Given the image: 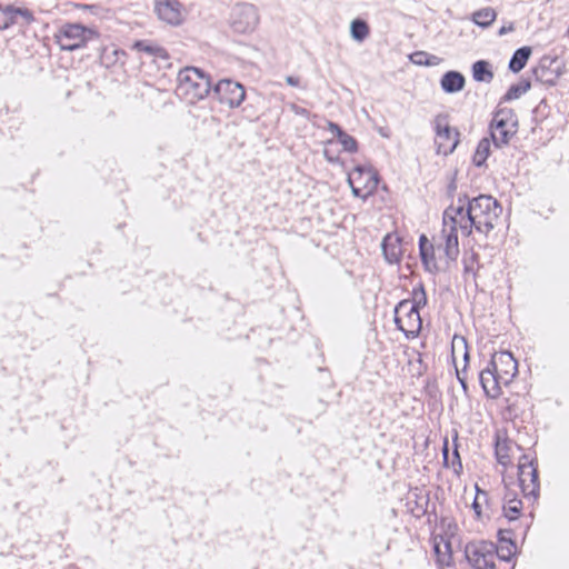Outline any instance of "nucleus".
Listing matches in <instances>:
<instances>
[{
    "label": "nucleus",
    "mask_w": 569,
    "mask_h": 569,
    "mask_svg": "<svg viewBox=\"0 0 569 569\" xmlns=\"http://www.w3.org/2000/svg\"><path fill=\"white\" fill-rule=\"evenodd\" d=\"M323 156L326 157L327 161L333 164H343V161L341 160L339 154H335L330 149L326 148L323 150Z\"/></svg>",
    "instance_id": "c03bdc74"
},
{
    "label": "nucleus",
    "mask_w": 569,
    "mask_h": 569,
    "mask_svg": "<svg viewBox=\"0 0 569 569\" xmlns=\"http://www.w3.org/2000/svg\"><path fill=\"white\" fill-rule=\"evenodd\" d=\"M480 142H482V143L489 142V139H488V138H482V139L480 140Z\"/></svg>",
    "instance_id": "0e129e2a"
},
{
    "label": "nucleus",
    "mask_w": 569,
    "mask_h": 569,
    "mask_svg": "<svg viewBox=\"0 0 569 569\" xmlns=\"http://www.w3.org/2000/svg\"><path fill=\"white\" fill-rule=\"evenodd\" d=\"M465 557L473 569H480L479 566L482 562V553L479 552V549L473 541H470L466 545Z\"/></svg>",
    "instance_id": "c85d7f7f"
},
{
    "label": "nucleus",
    "mask_w": 569,
    "mask_h": 569,
    "mask_svg": "<svg viewBox=\"0 0 569 569\" xmlns=\"http://www.w3.org/2000/svg\"><path fill=\"white\" fill-rule=\"evenodd\" d=\"M567 34H568V37H569V26H568Z\"/></svg>",
    "instance_id": "774afa93"
},
{
    "label": "nucleus",
    "mask_w": 569,
    "mask_h": 569,
    "mask_svg": "<svg viewBox=\"0 0 569 569\" xmlns=\"http://www.w3.org/2000/svg\"><path fill=\"white\" fill-rule=\"evenodd\" d=\"M473 542L479 549V552L482 553V559L495 558L496 552H498V546L492 541L479 540Z\"/></svg>",
    "instance_id": "473e14b6"
},
{
    "label": "nucleus",
    "mask_w": 569,
    "mask_h": 569,
    "mask_svg": "<svg viewBox=\"0 0 569 569\" xmlns=\"http://www.w3.org/2000/svg\"><path fill=\"white\" fill-rule=\"evenodd\" d=\"M393 321H395V325L398 330H400L401 332H402V330H406L407 326L405 323V320H403L401 313H398V315L393 313Z\"/></svg>",
    "instance_id": "8fccbe9b"
},
{
    "label": "nucleus",
    "mask_w": 569,
    "mask_h": 569,
    "mask_svg": "<svg viewBox=\"0 0 569 569\" xmlns=\"http://www.w3.org/2000/svg\"><path fill=\"white\" fill-rule=\"evenodd\" d=\"M476 497L478 498L479 501H481V499H482L483 503L487 506V508H491L492 501L489 498L488 491L479 488L478 485H476Z\"/></svg>",
    "instance_id": "a19ab883"
},
{
    "label": "nucleus",
    "mask_w": 569,
    "mask_h": 569,
    "mask_svg": "<svg viewBox=\"0 0 569 569\" xmlns=\"http://www.w3.org/2000/svg\"><path fill=\"white\" fill-rule=\"evenodd\" d=\"M530 88L529 82H521L519 84L511 86L507 93L505 94L506 100H515L520 98L523 93H526Z\"/></svg>",
    "instance_id": "f704fd0d"
},
{
    "label": "nucleus",
    "mask_w": 569,
    "mask_h": 569,
    "mask_svg": "<svg viewBox=\"0 0 569 569\" xmlns=\"http://www.w3.org/2000/svg\"><path fill=\"white\" fill-rule=\"evenodd\" d=\"M469 197L467 193L459 194L457 199V204H450V213L459 219V227L461 223L467 222V211H468Z\"/></svg>",
    "instance_id": "5701e85b"
},
{
    "label": "nucleus",
    "mask_w": 569,
    "mask_h": 569,
    "mask_svg": "<svg viewBox=\"0 0 569 569\" xmlns=\"http://www.w3.org/2000/svg\"><path fill=\"white\" fill-rule=\"evenodd\" d=\"M179 90L190 100L207 97L211 89L210 78L196 67H186L178 73Z\"/></svg>",
    "instance_id": "f03ea898"
},
{
    "label": "nucleus",
    "mask_w": 569,
    "mask_h": 569,
    "mask_svg": "<svg viewBox=\"0 0 569 569\" xmlns=\"http://www.w3.org/2000/svg\"><path fill=\"white\" fill-rule=\"evenodd\" d=\"M468 271H469V267L465 266V272H468Z\"/></svg>",
    "instance_id": "338daca9"
},
{
    "label": "nucleus",
    "mask_w": 569,
    "mask_h": 569,
    "mask_svg": "<svg viewBox=\"0 0 569 569\" xmlns=\"http://www.w3.org/2000/svg\"><path fill=\"white\" fill-rule=\"evenodd\" d=\"M381 250L388 263H398L401 258L400 238L391 233L386 234L381 242Z\"/></svg>",
    "instance_id": "ddd939ff"
},
{
    "label": "nucleus",
    "mask_w": 569,
    "mask_h": 569,
    "mask_svg": "<svg viewBox=\"0 0 569 569\" xmlns=\"http://www.w3.org/2000/svg\"><path fill=\"white\" fill-rule=\"evenodd\" d=\"M506 495H508V498H512L513 496H516V497H517V495H516V493H512V492H510V491H507V492H506Z\"/></svg>",
    "instance_id": "e2e57ef3"
},
{
    "label": "nucleus",
    "mask_w": 569,
    "mask_h": 569,
    "mask_svg": "<svg viewBox=\"0 0 569 569\" xmlns=\"http://www.w3.org/2000/svg\"><path fill=\"white\" fill-rule=\"evenodd\" d=\"M341 146H342L341 151L347 152L349 154L356 153L359 150V144H341Z\"/></svg>",
    "instance_id": "6e6d98bb"
},
{
    "label": "nucleus",
    "mask_w": 569,
    "mask_h": 569,
    "mask_svg": "<svg viewBox=\"0 0 569 569\" xmlns=\"http://www.w3.org/2000/svg\"><path fill=\"white\" fill-rule=\"evenodd\" d=\"M78 7H79V8H81V9H88V8H90V6H88V4H78Z\"/></svg>",
    "instance_id": "680f3d73"
},
{
    "label": "nucleus",
    "mask_w": 569,
    "mask_h": 569,
    "mask_svg": "<svg viewBox=\"0 0 569 569\" xmlns=\"http://www.w3.org/2000/svg\"><path fill=\"white\" fill-rule=\"evenodd\" d=\"M456 377H457V380L459 381L462 390H463V393L469 397V387H468V383H467V377L466 376H460V371L459 369L456 367Z\"/></svg>",
    "instance_id": "49530a36"
},
{
    "label": "nucleus",
    "mask_w": 569,
    "mask_h": 569,
    "mask_svg": "<svg viewBox=\"0 0 569 569\" xmlns=\"http://www.w3.org/2000/svg\"><path fill=\"white\" fill-rule=\"evenodd\" d=\"M154 11L168 24L179 26L183 21V6L178 0H154Z\"/></svg>",
    "instance_id": "9d476101"
},
{
    "label": "nucleus",
    "mask_w": 569,
    "mask_h": 569,
    "mask_svg": "<svg viewBox=\"0 0 569 569\" xmlns=\"http://www.w3.org/2000/svg\"><path fill=\"white\" fill-rule=\"evenodd\" d=\"M471 508L475 512L476 519L480 520L482 517V507H481V501H479L477 497H475Z\"/></svg>",
    "instance_id": "de8ad7c7"
},
{
    "label": "nucleus",
    "mask_w": 569,
    "mask_h": 569,
    "mask_svg": "<svg viewBox=\"0 0 569 569\" xmlns=\"http://www.w3.org/2000/svg\"><path fill=\"white\" fill-rule=\"evenodd\" d=\"M4 20L1 24V28L3 30L9 29L11 26L16 24L18 22L17 13H3Z\"/></svg>",
    "instance_id": "a18cd8bd"
},
{
    "label": "nucleus",
    "mask_w": 569,
    "mask_h": 569,
    "mask_svg": "<svg viewBox=\"0 0 569 569\" xmlns=\"http://www.w3.org/2000/svg\"><path fill=\"white\" fill-rule=\"evenodd\" d=\"M457 346H460L463 349V368L460 371V376H466V371L470 361V355L468 351L467 339L462 336L455 335L451 343V353L455 359V349Z\"/></svg>",
    "instance_id": "393cba45"
},
{
    "label": "nucleus",
    "mask_w": 569,
    "mask_h": 569,
    "mask_svg": "<svg viewBox=\"0 0 569 569\" xmlns=\"http://www.w3.org/2000/svg\"><path fill=\"white\" fill-rule=\"evenodd\" d=\"M497 363L499 373L497 379L500 385H509L518 373V361L510 351L497 352Z\"/></svg>",
    "instance_id": "f8f14e48"
},
{
    "label": "nucleus",
    "mask_w": 569,
    "mask_h": 569,
    "mask_svg": "<svg viewBox=\"0 0 569 569\" xmlns=\"http://www.w3.org/2000/svg\"><path fill=\"white\" fill-rule=\"evenodd\" d=\"M515 30V24L513 22H510L508 26H502L499 30H498V34L499 36H505L509 32H512Z\"/></svg>",
    "instance_id": "4d7b16f0"
},
{
    "label": "nucleus",
    "mask_w": 569,
    "mask_h": 569,
    "mask_svg": "<svg viewBox=\"0 0 569 569\" xmlns=\"http://www.w3.org/2000/svg\"><path fill=\"white\" fill-rule=\"evenodd\" d=\"M133 48L137 49L138 51L144 52L149 56L160 58L163 60H167L169 58L167 51L162 47L147 42V41H142V40L137 41L133 44Z\"/></svg>",
    "instance_id": "4be33fe9"
},
{
    "label": "nucleus",
    "mask_w": 569,
    "mask_h": 569,
    "mask_svg": "<svg viewBox=\"0 0 569 569\" xmlns=\"http://www.w3.org/2000/svg\"><path fill=\"white\" fill-rule=\"evenodd\" d=\"M327 130L339 139V142H356L352 137L342 131V129L331 121H327Z\"/></svg>",
    "instance_id": "c9c22d12"
},
{
    "label": "nucleus",
    "mask_w": 569,
    "mask_h": 569,
    "mask_svg": "<svg viewBox=\"0 0 569 569\" xmlns=\"http://www.w3.org/2000/svg\"><path fill=\"white\" fill-rule=\"evenodd\" d=\"M432 513L435 515V517H437V515H436V506L435 505L432 506Z\"/></svg>",
    "instance_id": "69168bd1"
},
{
    "label": "nucleus",
    "mask_w": 569,
    "mask_h": 569,
    "mask_svg": "<svg viewBox=\"0 0 569 569\" xmlns=\"http://www.w3.org/2000/svg\"><path fill=\"white\" fill-rule=\"evenodd\" d=\"M445 550H446V552L442 555L440 545L435 542L433 551L438 557V562L441 565L450 566V561H451V557H452V549H451V543L448 540L445 541Z\"/></svg>",
    "instance_id": "72a5a7b5"
},
{
    "label": "nucleus",
    "mask_w": 569,
    "mask_h": 569,
    "mask_svg": "<svg viewBox=\"0 0 569 569\" xmlns=\"http://www.w3.org/2000/svg\"><path fill=\"white\" fill-rule=\"evenodd\" d=\"M348 181L355 197L367 199L378 184V174L363 164H357Z\"/></svg>",
    "instance_id": "20e7f679"
},
{
    "label": "nucleus",
    "mask_w": 569,
    "mask_h": 569,
    "mask_svg": "<svg viewBox=\"0 0 569 569\" xmlns=\"http://www.w3.org/2000/svg\"><path fill=\"white\" fill-rule=\"evenodd\" d=\"M286 82L291 87H298L300 83V79L298 77L288 76L286 77Z\"/></svg>",
    "instance_id": "13d9d810"
},
{
    "label": "nucleus",
    "mask_w": 569,
    "mask_h": 569,
    "mask_svg": "<svg viewBox=\"0 0 569 569\" xmlns=\"http://www.w3.org/2000/svg\"><path fill=\"white\" fill-rule=\"evenodd\" d=\"M290 109L292 112H295L298 116L307 117L309 114L307 109L299 107L297 104H291Z\"/></svg>",
    "instance_id": "5fc2aeb1"
},
{
    "label": "nucleus",
    "mask_w": 569,
    "mask_h": 569,
    "mask_svg": "<svg viewBox=\"0 0 569 569\" xmlns=\"http://www.w3.org/2000/svg\"><path fill=\"white\" fill-rule=\"evenodd\" d=\"M497 18V12L491 7H486L472 13L471 20L477 26L486 29L492 24Z\"/></svg>",
    "instance_id": "aec40b11"
},
{
    "label": "nucleus",
    "mask_w": 569,
    "mask_h": 569,
    "mask_svg": "<svg viewBox=\"0 0 569 569\" xmlns=\"http://www.w3.org/2000/svg\"><path fill=\"white\" fill-rule=\"evenodd\" d=\"M419 251H423L425 248H428V246H433L427 238L425 233H421L419 237Z\"/></svg>",
    "instance_id": "603ef678"
},
{
    "label": "nucleus",
    "mask_w": 569,
    "mask_h": 569,
    "mask_svg": "<svg viewBox=\"0 0 569 569\" xmlns=\"http://www.w3.org/2000/svg\"><path fill=\"white\" fill-rule=\"evenodd\" d=\"M98 37L96 30L79 23H64L54 34L56 41L61 50L74 51L87 44L88 41Z\"/></svg>",
    "instance_id": "7ed1b4c3"
},
{
    "label": "nucleus",
    "mask_w": 569,
    "mask_h": 569,
    "mask_svg": "<svg viewBox=\"0 0 569 569\" xmlns=\"http://www.w3.org/2000/svg\"><path fill=\"white\" fill-rule=\"evenodd\" d=\"M502 212L500 202L489 194L469 198L467 222L461 223V233L469 237L475 229L488 236L495 229Z\"/></svg>",
    "instance_id": "f257e3e1"
},
{
    "label": "nucleus",
    "mask_w": 569,
    "mask_h": 569,
    "mask_svg": "<svg viewBox=\"0 0 569 569\" xmlns=\"http://www.w3.org/2000/svg\"><path fill=\"white\" fill-rule=\"evenodd\" d=\"M410 59L413 63L419 66H436L438 63L439 58L432 54H428L425 51H417L410 56Z\"/></svg>",
    "instance_id": "2f4dec72"
},
{
    "label": "nucleus",
    "mask_w": 569,
    "mask_h": 569,
    "mask_svg": "<svg viewBox=\"0 0 569 569\" xmlns=\"http://www.w3.org/2000/svg\"><path fill=\"white\" fill-rule=\"evenodd\" d=\"M369 26L365 20L355 19L350 24L351 37L358 42H362L369 36Z\"/></svg>",
    "instance_id": "bb28decb"
},
{
    "label": "nucleus",
    "mask_w": 569,
    "mask_h": 569,
    "mask_svg": "<svg viewBox=\"0 0 569 569\" xmlns=\"http://www.w3.org/2000/svg\"><path fill=\"white\" fill-rule=\"evenodd\" d=\"M472 76L476 81L482 82H490L493 78V73L489 69V63L485 60H479L473 63Z\"/></svg>",
    "instance_id": "b1692460"
},
{
    "label": "nucleus",
    "mask_w": 569,
    "mask_h": 569,
    "mask_svg": "<svg viewBox=\"0 0 569 569\" xmlns=\"http://www.w3.org/2000/svg\"><path fill=\"white\" fill-rule=\"evenodd\" d=\"M442 232L445 233V254L449 261H456L459 256L458 231L456 230L455 227H451L447 233L445 229L442 230Z\"/></svg>",
    "instance_id": "f3484780"
},
{
    "label": "nucleus",
    "mask_w": 569,
    "mask_h": 569,
    "mask_svg": "<svg viewBox=\"0 0 569 569\" xmlns=\"http://www.w3.org/2000/svg\"><path fill=\"white\" fill-rule=\"evenodd\" d=\"M435 130L438 138L459 142L460 133L456 128L449 124L447 116L439 114L435 118Z\"/></svg>",
    "instance_id": "4468645a"
},
{
    "label": "nucleus",
    "mask_w": 569,
    "mask_h": 569,
    "mask_svg": "<svg viewBox=\"0 0 569 569\" xmlns=\"http://www.w3.org/2000/svg\"><path fill=\"white\" fill-rule=\"evenodd\" d=\"M393 313H401L407 326L406 330H402V333L407 339H415L419 336L422 329V319L420 310L410 305V299L400 300L395 306Z\"/></svg>",
    "instance_id": "0eeeda50"
},
{
    "label": "nucleus",
    "mask_w": 569,
    "mask_h": 569,
    "mask_svg": "<svg viewBox=\"0 0 569 569\" xmlns=\"http://www.w3.org/2000/svg\"><path fill=\"white\" fill-rule=\"evenodd\" d=\"M518 466H523L525 469L538 466L537 457L530 458L529 455H522L519 459Z\"/></svg>",
    "instance_id": "79ce46f5"
},
{
    "label": "nucleus",
    "mask_w": 569,
    "mask_h": 569,
    "mask_svg": "<svg viewBox=\"0 0 569 569\" xmlns=\"http://www.w3.org/2000/svg\"><path fill=\"white\" fill-rule=\"evenodd\" d=\"M259 23V14L254 6L250 3H238L230 14V24L236 32H252Z\"/></svg>",
    "instance_id": "39448f33"
},
{
    "label": "nucleus",
    "mask_w": 569,
    "mask_h": 569,
    "mask_svg": "<svg viewBox=\"0 0 569 569\" xmlns=\"http://www.w3.org/2000/svg\"><path fill=\"white\" fill-rule=\"evenodd\" d=\"M513 530L512 529H499L497 532V539L500 545H510L513 548H517L516 541L512 538Z\"/></svg>",
    "instance_id": "4c0bfd02"
},
{
    "label": "nucleus",
    "mask_w": 569,
    "mask_h": 569,
    "mask_svg": "<svg viewBox=\"0 0 569 569\" xmlns=\"http://www.w3.org/2000/svg\"><path fill=\"white\" fill-rule=\"evenodd\" d=\"M517 548L511 547L510 545H500L498 547V552L496 556L501 560L509 562L516 555Z\"/></svg>",
    "instance_id": "e433bc0d"
},
{
    "label": "nucleus",
    "mask_w": 569,
    "mask_h": 569,
    "mask_svg": "<svg viewBox=\"0 0 569 569\" xmlns=\"http://www.w3.org/2000/svg\"><path fill=\"white\" fill-rule=\"evenodd\" d=\"M505 503L502 505L503 517L508 519V521H515L521 516L522 511V501L518 499L516 496L512 498H508V495H505Z\"/></svg>",
    "instance_id": "a211bd4d"
},
{
    "label": "nucleus",
    "mask_w": 569,
    "mask_h": 569,
    "mask_svg": "<svg viewBox=\"0 0 569 569\" xmlns=\"http://www.w3.org/2000/svg\"><path fill=\"white\" fill-rule=\"evenodd\" d=\"M450 223V228L455 227L458 231L459 228V219L452 213H450V208L447 207L443 211V226Z\"/></svg>",
    "instance_id": "58836bf2"
},
{
    "label": "nucleus",
    "mask_w": 569,
    "mask_h": 569,
    "mask_svg": "<svg viewBox=\"0 0 569 569\" xmlns=\"http://www.w3.org/2000/svg\"><path fill=\"white\" fill-rule=\"evenodd\" d=\"M0 12L2 13H17V17H20L26 24H30L34 21L33 13L26 8H17L13 6H1L0 4Z\"/></svg>",
    "instance_id": "c756f323"
},
{
    "label": "nucleus",
    "mask_w": 569,
    "mask_h": 569,
    "mask_svg": "<svg viewBox=\"0 0 569 569\" xmlns=\"http://www.w3.org/2000/svg\"><path fill=\"white\" fill-rule=\"evenodd\" d=\"M480 569H496L495 558L482 559Z\"/></svg>",
    "instance_id": "3c124183"
},
{
    "label": "nucleus",
    "mask_w": 569,
    "mask_h": 569,
    "mask_svg": "<svg viewBox=\"0 0 569 569\" xmlns=\"http://www.w3.org/2000/svg\"><path fill=\"white\" fill-rule=\"evenodd\" d=\"M518 481L521 492L525 497L539 498L540 482L538 466L525 469L523 466H518Z\"/></svg>",
    "instance_id": "9b49d317"
},
{
    "label": "nucleus",
    "mask_w": 569,
    "mask_h": 569,
    "mask_svg": "<svg viewBox=\"0 0 569 569\" xmlns=\"http://www.w3.org/2000/svg\"><path fill=\"white\" fill-rule=\"evenodd\" d=\"M419 254L425 270L430 273H437L439 269L435 259V247L428 246L423 251H419Z\"/></svg>",
    "instance_id": "a878e982"
},
{
    "label": "nucleus",
    "mask_w": 569,
    "mask_h": 569,
    "mask_svg": "<svg viewBox=\"0 0 569 569\" xmlns=\"http://www.w3.org/2000/svg\"><path fill=\"white\" fill-rule=\"evenodd\" d=\"M452 456H453V459H452V468L455 470V472L457 475H460L461 471H462V462H461V458H460V453H459V450H458V445L455 442V448H453V451H452Z\"/></svg>",
    "instance_id": "ea45409f"
},
{
    "label": "nucleus",
    "mask_w": 569,
    "mask_h": 569,
    "mask_svg": "<svg viewBox=\"0 0 569 569\" xmlns=\"http://www.w3.org/2000/svg\"><path fill=\"white\" fill-rule=\"evenodd\" d=\"M412 299H410V305L413 306V308L421 309L425 308L428 303V297L425 289V284L422 282H419L417 286L413 287L411 291Z\"/></svg>",
    "instance_id": "cd10ccee"
},
{
    "label": "nucleus",
    "mask_w": 569,
    "mask_h": 569,
    "mask_svg": "<svg viewBox=\"0 0 569 569\" xmlns=\"http://www.w3.org/2000/svg\"><path fill=\"white\" fill-rule=\"evenodd\" d=\"M441 88L447 93H455L463 89L466 80L458 71H448L441 78Z\"/></svg>",
    "instance_id": "dca6fc26"
},
{
    "label": "nucleus",
    "mask_w": 569,
    "mask_h": 569,
    "mask_svg": "<svg viewBox=\"0 0 569 569\" xmlns=\"http://www.w3.org/2000/svg\"><path fill=\"white\" fill-rule=\"evenodd\" d=\"M428 505H429V495L426 496V507L423 506H420L419 503H417V507L420 509L421 511V515H426L428 513Z\"/></svg>",
    "instance_id": "bf43d9fd"
},
{
    "label": "nucleus",
    "mask_w": 569,
    "mask_h": 569,
    "mask_svg": "<svg viewBox=\"0 0 569 569\" xmlns=\"http://www.w3.org/2000/svg\"><path fill=\"white\" fill-rule=\"evenodd\" d=\"M495 456L501 466L506 467L508 466L510 460V450L512 446V441L508 438H502L498 432L495 436Z\"/></svg>",
    "instance_id": "2eb2a0df"
},
{
    "label": "nucleus",
    "mask_w": 569,
    "mask_h": 569,
    "mask_svg": "<svg viewBox=\"0 0 569 569\" xmlns=\"http://www.w3.org/2000/svg\"><path fill=\"white\" fill-rule=\"evenodd\" d=\"M458 144H437V154H443L445 157L455 152Z\"/></svg>",
    "instance_id": "37998d69"
},
{
    "label": "nucleus",
    "mask_w": 569,
    "mask_h": 569,
    "mask_svg": "<svg viewBox=\"0 0 569 569\" xmlns=\"http://www.w3.org/2000/svg\"><path fill=\"white\" fill-rule=\"evenodd\" d=\"M497 352L491 356L487 367L479 372V382L486 395L490 399H497L501 393V388L497 379L498 363Z\"/></svg>",
    "instance_id": "1a4fd4ad"
},
{
    "label": "nucleus",
    "mask_w": 569,
    "mask_h": 569,
    "mask_svg": "<svg viewBox=\"0 0 569 569\" xmlns=\"http://www.w3.org/2000/svg\"><path fill=\"white\" fill-rule=\"evenodd\" d=\"M219 101L230 108L239 107L244 100L246 91L242 84L230 79H222L214 86Z\"/></svg>",
    "instance_id": "6e6552de"
},
{
    "label": "nucleus",
    "mask_w": 569,
    "mask_h": 569,
    "mask_svg": "<svg viewBox=\"0 0 569 569\" xmlns=\"http://www.w3.org/2000/svg\"><path fill=\"white\" fill-rule=\"evenodd\" d=\"M490 138L492 142H507L516 132L517 122L510 110H498L490 122Z\"/></svg>",
    "instance_id": "423d86ee"
},
{
    "label": "nucleus",
    "mask_w": 569,
    "mask_h": 569,
    "mask_svg": "<svg viewBox=\"0 0 569 569\" xmlns=\"http://www.w3.org/2000/svg\"><path fill=\"white\" fill-rule=\"evenodd\" d=\"M442 458H443V465L445 467H448L449 461V446H448V439L446 438L442 446Z\"/></svg>",
    "instance_id": "864d4df0"
},
{
    "label": "nucleus",
    "mask_w": 569,
    "mask_h": 569,
    "mask_svg": "<svg viewBox=\"0 0 569 569\" xmlns=\"http://www.w3.org/2000/svg\"><path fill=\"white\" fill-rule=\"evenodd\" d=\"M483 382H486V386H492L491 377L490 376H486V380H483Z\"/></svg>",
    "instance_id": "052dcab7"
},
{
    "label": "nucleus",
    "mask_w": 569,
    "mask_h": 569,
    "mask_svg": "<svg viewBox=\"0 0 569 569\" xmlns=\"http://www.w3.org/2000/svg\"><path fill=\"white\" fill-rule=\"evenodd\" d=\"M531 56V48L530 47H521L519 49H517L510 61H509V69L512 71V72H519L521 71L527 61L529 60Z\"/></svg>",
    "instance_id": "6ab92c4d"
},
{
    "label": "nucleus",
    "mask_w": 569,
    "mask_h": 569,
    "mask_svg": "<svg viewBox=\"0 0 569 569\" xmlns=\"http://www.w3.org/2000/svg\"><path fill=\"white\" fill-rule=\"evenodd\" d=\"M490 146L491 144H477V149L472 157V163L478 167H485L486 161L490 154Z\"/></svg>",
    "instance_id": "7c9ffc66"
},
{
    "label": "nucleus",
    "mask_w": 569,
    "mask_h": 569,
    "mask_svg": "<svg viewBox=\"0 0 569 569\" xmlns=\"http://www.w3.org/2000/svg\"><path fill=\"white\" fill-rule=\"evenodd\" d=\"M124 56L126 52L120 49H117L116 47L103 48L100 54V62L103 67L111 68L117 62H119Z\"/></svg>",
    "instance_id": "412c9836"
},
{
    "label": "nucleus",
    "mask_w": 569,
    "mask_h": 569,
    "mask_svg": "<svg viewBox=\"0 0 569 569\" xmlns=\"http://www.w3.org/2000/svg\"><path fill=\"white\" fill-rule=\"evenodd\" d=\"M456 176H457V172L453 173L450 182L448 183V187H447V196L449 198H453L455 196V192L457 190V182H456Z\"/></svg>",
    "instance_id": "09e8293b"
}]
</instances>
